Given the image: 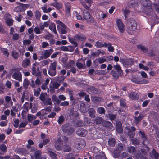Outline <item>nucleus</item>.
Masks as SVG:
<instances>
[{"instance_id": "f257e3e1", "label": "nucleus", "mask_w": 159, "mask_h": 159, "mask_svg": "<svg viewBox=\"0 0 159 159\" xmlns=\"http://www.w3.org/2000/svg\"><path fill=\"white\" fill-rule=\"evenodd\" d=\"M141 3L145 7L144 12L147 15L152 16L155 14L151 1H142Z\"/></svg>"}, {"instance_id": "f03ea898", "label": "nucleus", "mask_w": 159, "mask_h": 159, "mask_svg": "<svg viewBox=\"0 0 159 159\" xmlns=\"http://www.w3.org/2000/svg\"><path fill=\"white\" fill-rule=\"evenodd\" d=\"M127 29L130 31H134L137 29V23L134 19L131 18L128 21Z\"/></svg>"}, {"instance_id": "7ed1b4c3", "label": "nucleus", "mask_w": 159, "mask_h": 159, "mask_svg": "<svg viewBox=\"0 0 159 159\" xmlns=\"http://www.w3.org/2000/svg\"><path fill=\"white\" fill-rule=\"evenodd\" d=\"M62 129L63 132L70 134H72L74 131L72 126L69 123H66L62 126Z\"/></svg>"}, {"instance_id": "20e7f679", "label": "nucleus", "mask_w": 159, "mask_h": 159, "mask_svg": "<svg viewBox=\"0 0 159 159\" xmlns=\"http://www.w3.org/2000/svg\"><path fill=\"white\" fill-rule=\"evenodd\" d=\"M133 83L138 84H143L147 83L148 81L144 79L140 78L138 75H134L131 79Z\"/></svg>"}, {"instance_id": "39448f33", "label": "nucleus", "mask_w": 159, "mask_h": 159, "mask_svg": "<svg viewBox=\"0 0 159 159\" xmlns=\"http://www.w3.org/2000/svg\"><path fill=\"white\" fill-rule=\"evenodd\" d=\"M83 17L88 22L93 23L94 22L95 20L91 16L89 12L88 11L84 10L83 12Z\"/></svg>"}, {"instance_id": "423d86ee", "label": "nucleus", "mask_w": 159, "mask_h": 159, "mask_svg": "<svg viewBox=\"0 0 159 159\" xmlns=\"http://www.w3.org/2000/svg\"><path fill=\"white\" fill-rule=\"evenodd\" d=\"M86 145L85 141L81 138H77L75 143L77 149L80 150L84 148Z\"/></svg>"}, {"instance_id": "0eeeda50", "label": "nucleus", "mask_w": 159, "mask_h": 159, "mask_svg": "<svg viewBox=\"0 0 159 159\" xmlns=\"http://www.w3.org/2000/svg\"><path fill=\"white\" fill-rule=\"evenodd\" d=\"M19 4L20 5L15 7L14 9L15 11L16 12H20L23 11L30 6V5L28 4H24L21 3H19Z\"/></svg>"}, {"instance_id": "6e6552de", "label": "nucleus", "mask_w": 159, "mask_h": 159, "mask_svg": "<svg viewBox=\"0 0 159 159\" xmlns=\"http://www.w3.org/2000/svg\"><path fill=\"white\" fill-rule=\"evenodd\" d=\"M136 128L134 126H131L130 128H127L126 130L127 131L128 135L130 138H134L135 135V131Z\"/></svg>"}, {"instance_id": "1a4fd4ad", "label": "nucleus", "mask_w": 159, "mask_h": 159, "mask_svg": "<svg viewBox=\"0 0 159 159\" xmlns=\"http://www.w3.org/2000/svg\"><path fill=\"white\" fill-rule=\"evenodd\" d=\"M120 61L122 62L124 65L127 67H130L134 63V60L132 58L128 59H122L120 60Z\"/></svg>"}, {"instance_id": "9d476101", "label": "nucleus", "mask_w": 159, "mask_h": 159, "mask_svg": "<svg viewBox=\"0 0 159 159\" xmlns=\"http://www.w3.org/2000/svg\"><path fill=\"white\" fill-rule=\"evenodd\" d=\"M91 120L89 119L88 120V124L90 125H92V124H94V122H95L97 125L101 124L104 121V120L101 117L97 116L95 119L94 121H93V122H91Z\"/></svg>"}, {"instance_id": "9b49d317", "label": "nucleus", "mask_w": 159, "mask_h": 159, "mask_svg": "<svg viewBox=\"0 0 159 159\" xmlns=\"http://www.w3.org/2000/svg\"><path fill=\"white\" fill-rule=\"evenodd\" d=\"M116 25L120 32L123 33L125 30V26L120 19H118L116 21Z\"/></svg>"}, {"instance_id": "f8f14e48", "label": "nucleus", "mask_w": 159, "mask_h": 159, "mask_svg": "<svg viewBox=\"0 0 159 159\" xmlns=\"http://www.w3.org/2000/svg\"><path fill=\"white\" fill-rule=\"evenodd\" d=\"M53 52V50L52 48L49 49L44 50L43 55L41 56L40 57L42 59H47L50 56Z\"/></svg>"}, {"instance_id": "ddd939ff", "label": "nucleus", "mask_w": 159, "mask_h": 159, "mask_svg": "<svg viewBox=\"0 0 159 159\" xmlns=\"http://www.w3.org/2000/svg\"><path fill=\"white\" fill-rule=\"evenodd\" d=\"M15 151L17 153L21 155L26 156L27 154H29V151L25 148H16Z\"/></svg>"}, {"instance_id": "4468645a", "label": "nucleus", "mask_w": 159, "mask_h": 159, "mask_svg": "<svg viewBox=\"0 0 159 159\" xmlns=\"http://www.w3.org/2000/svg\"><path fill=\"white\" fill-rule=\"evenodd\" d=\"M76 134L81 137L85 136L87 134V131L82 128H79L76 131Z\"/></svg>"}, {"instance_id": "2eb2a0df", "label": "nucleus", "mask_w": 159, "mask_h": 159, "mask_svg": "<svg viewBox=\"0 0 159 159\" xmlns=\"http://www.w3.org/2000/svg\"><path fill=\"white\" fill-rule=\"evenodd\" d=\"M63 142L61 139H57L55 142L54 147L57 150H61L63 147Z\"/></svg>"}, {"instance_id": "dca6fc26", "label": "nucleus", "mask_w": 159, "mask_h": 159, "mask_svg": "<svg viewBox=\"0 0 159 159\" xmlns=\"http://www.w3.org/2000/svg\"><path fill=\"white\" fill-rule=\"evenodd\" d=\"M87 92L91 94H97L99 93L98 89L93 86H91L87 89Z\"/></svg>"}, {"instance_id": "f3484780", "label": "nucleus", "mask_w": 159, "mask_h": 159, "mask_svg": "<svg viewBox=\"0 0 159 159\" xmlns=\"http://www.w3.org/2000/svg\"><path fill=\"white\" fill-rule=\"evenodd\" d=\"M22 76L21 73L18 71V72H14L12 75V77L19 81H22Z\"/></svg>"}, {"instance_id": "a211bd4d", "label": "nucleus", "mask_w": 159, "mask_h": 159, "mask_svg": "<svg viewBox=\"0 0 159 159\" xmlns=\"http://www.w3.org/2000/svg\"><path fill=\"white\" fill-rule=\"evenodd\" d=\"M116 131L118 133H121L123 132L122 125L120 121H118L116 122Z\"/></svg>"}, {"instance_id": "6ab92c4d", "label": "nucleus", "mask_w": 159, "mask_h": 159, "mask_svg": "<svg viewBox=\"0 0 159 159\" xmlns=\"http://www.w3.org/2000/svg\"><path fill=\"white\" fill-rule=\"evenodd\" d=\"M140 135H141V139L143 140V143L144 144H146V142L147 141V143H148V141L147 139V138L145 135V134L144 131H140L139 132Z\"/></svg>"}, {"instance_id": "aec40b11", "label": "nucleus", "mask_w": 159, "mask_h": 159, "mask_svg": "<svg viewBox=\"0 0 159 159\" xmlns=\"http://www.w3.org/2000/svg\"><path fill=\"white\" fill-rule=\"evenodd\" d=\"M32 70V73L34 76H38L41 75V73L38 67L36 70L35 67L33 66Z\"/></svg>"}, {"instance_id": "412c9836", "label": "nucleus", "mask_w": 159, "mask_h": 159, "mask_svg": "<svg viewBox=\"0 0 159 159\" xmlns=\"http://www.w3.org/2000/svg\"><path fill=\"white\" fill-rule=\"evenodd\" d=\"M75 39L78 41H81L83 42L86 41V36L82 34H77L75 35Z\"/></svg>"}, {"instance_id": "4be33fe9", "label": "nucleus", "mask_w": 159, "mask_h": 159, "mask_svg": "<svg viewBox=\"0 0 159 159\" xmlns=\"http://www.w3.org/2000/svg\"><path fill=\"white\" fill-rule=\"evenodd\" d=\"M102 125L104 127L107 129H111L113 127V125L112 123L108 121H104L102 123Z\"/></svg>"}, {"instance_id": "5701e85b", "label": "nucleus", "mask_w": 159, "mask_h": 159, "mask_svg": "<svg viewBox=\"0 0 159 159\" xmlns=\"http://www.w3.org/2000/svg\"><path fill=\"white\" fill-rule=\"evenodd\" d=\"M65 11H66V15H67L68 16H70V9L71 8V6L70 3H66L65 4Z\"/></svg>"}, {"instance_id": "b1692460", "label": "nucleus", "mask_w": 159, "mask_h": 159, "mask_svg": "<svg viewBox=\"0 0 159 159\" xmlns=\"http://www.w3.org/2000/svg\"><path fill=\"white\" fill-rule=\"evenodd\" d=\"M41 84V82L40 79L39 78H37L35 81L34 83L33 80L32 81L31 83L30 84V86L32 88H35L36 85L38 86L40 85Z\"/></svg>"}, {"instance_id": "393cba45", "label": "nucleus", "mask_w": 159, "mask_h": 159, "mask_svg": "<svg viewBox=\"0 0 159 159\" xmlns=\"http://www.w3.org/2000/svg\"><path fill=\"white\" fill-rule=\"evenodd\" d=\"M107 44L106 43H103L102 42L99 41H97L95 44V46L98 48H102V47L106 48L107 47Z\"/></svg>"}, {"instance_id": "a878e982", "label": "nucleus", "mask_w": 159, "mask_h": 159, "mask_svg": "<svg viewBox=\"0 0 159 159\" xmlns=\"http://www.w3.org/2000/svg\"><path fill=\"white\" fill-rule=\"evenodd\" d=\"M144 116L143 114L140 113L138 117H135L134 118V123L136 125L138 124L143 119Z\"/></svg>"}, {"instance_id": "bb28decb", "label": "nucleus", "mask_w": 159, "mask_h": 159, "mask_svg": "<svg viewBox=\"0 0 159 159\" xmlns=\"http://www.w3.org/2000/svg\"><path fill=\"white\" fill-rule=\"evenodd\" d=\"M111 74L112 75L114 78L117 79L120 76L123 74V73L118 72L117 71L112 70L111 72Z\"/></svg>"}, {"instance_id": "cd10ccee", "label": "nucleus", "mask_w": 159, "mask_h": 159, "mask_svg": "<svg viewBox=\"0 0 159 159\" xmlns=\"http://www.w3.org/2000/svg\"><path fill=\"white\" fill-rule=\"evenodd\" d=\"M134 1H132L133 2ZM138 1H134L133 2H131L132 1H130L128 4V6L129 8H135L138 6Z\"/></svg>"}, {"instance_id": "c85d7f7f", "label": "nucleus", "mask_w": 159, "mask_h": 159, "mask_svg": "<svg viewBox=\"0 0 159 159\" xmlns=\"http://www.w3.org/2000/svg\"><path fill=\"white\" fill-rule=\"evenodd\" d=\"M129 97L132 100H136L139 98V95L136 93H131L129 95Z\"/></svg>"}, {"instance_id": "c756f323", "label": "nucleus", "mask_w": 159, "mask_h": 159, "mask_svg": "<svg viewBox=\"0 0 159 159\" xmlns=\"http://www.w3.org/2000/svg\"><path fill=\"white\" fill-rule=\"evenodd\" d=\"M81 3L82 4L84 7L86 9H88L90 7V3L92 2V1H85L84 2L83 1H80Z\"/></svg>"}, {"instance_id": "7c9ffc66", "label": "nucleus", "mask_w": 159, "mask_h": 159, "mask_svg": "<svg viewBox=\"0 0 159 159\" xmlns=\"http://www.w3.org/2000/svg\"><path fill=\"white\" fill-rule=\"evenodd\" d=\"M137 48L139 49H140L141 51L143 53H147L148 52V48L142 44L138 45Z\"/></svg>"}, {"instance_id": "2f4dec72", "label": "nucleus", "mask_w": 159, "mask_h": 159, "mask_svg": "<svg viewBox=\"0 0 159 159\" xmlns=\"http://www.w3.org/2000/svg\"><path fill=\"white\" fill-rule=\"evenodd\" d=\"M30 64V61L29 59L24 60L22 62V66L24 68L26 67Z\"/></svg>"}, {"instance_id": "473e14b6", "label": "nucleus", "mask_w": 159, "mask_h": 159, "mask_svg": "<svg viewBox=\"0 0 159 159\" xmlns=\"http://www.w3.org/2000/svg\"><path fill=\"white\" fill-rule=\"evenodd\" d=\"M11 55L14 59L16 60L20 56V54L16 51H13L11 52Z\"/></svg>"}, {"instance_id": "72a5a7b5", "label": "nucleus", "mask_w": 159, "mask_h": 159, "mask_svg": "<svg viewBox=\"0 0 159 159\" xmlns=\"http://www.w3.org/2000/svg\"><path fill=\"white\" fill-rule=\"evenodd\" d=\"M89 116L91 118H94L95 117V110L93 108H90L89 110Z\"/></svg>"}, {"instance_id": "f704fd0d", "label": "nucleus", "mask_w": 159, "mask_h": 159, "mask_svg": "<svg viewBox=\"0 0 159 159\" xmlns=\"http://www.w3.org/2000/svg\"><path fill=\"white\" fill-rule=\"evenodd\" d=\"M74 124L76 127H79L83 126L84 123L82 120H77L75 121Z\"/></svg>"}, {"instance_id": "c9c22d12", "label": "nucleus", "mask_w": 159, "mask_h": 159, "mask_svg": "<svg viewBox=\"0 0 159 159\" xmlns=\"http://www.w3.org/2000/svg\"><path fill=\"white\" fill-rule=\"evenodd\" d=\"M135 157L136 159H143L145 156L139 151H138L135 154Z\"/></svg>"}, {"instance_id": "e433bc0d", "label": "nucleus", "mask_w": 159, "mask_h": 159, "mask_svg": "<svg viewBox=\"0 0 159 159\" xmlns=\"http://www.w3.org/2000/svg\"><path fill=\"white\" fill-rule=\"evenodd\" d=\"M34 156L35 159H42L41 152L40 150H38L35 152Z\"/></svg>"}, {"instance_id": "4c0bfd02", "label": "nucleus", "mask_w": 159, "mask_h": 159, "mask_svg": "<svg viewBox=\"0 0 159 159\" xmlns=\"http://www.w3.org/2000/svg\"><path fill=\"white\" fill-rule=\"evenodd\" d=\"M108 143L110 146L112 147L114 146L116 143L115 139L113 138L109 139L108 141Z\"/></svg>"}, {"instance_id": "58836bf2", "label": "nucleus", "mask_w": 159, "mask_h": 159, "mask_svg": "<svg viewBox=\"0 0 159 159\" xmlns=\"http://www.w3.org/2000/svg\"><path fill=\"white\" fill-rule=\"evenodd\" d=\"M113 67L114 69L117 72L123 73V71L121 70V67L118 64L114 65Z\"/></svg>"}, {"instance_id": "ea45409f", "label": "nucleus", "mask_w": 159, "mask_h": 159, "mask_svg": "<svg viewBox=\"0 0 159 159\" xmlns=\"http://www.w3.org/2000/svg\"><path fill=\"white\" fill-rule=\"evenodd\" d=\"M152 156L155 159H159V154L154 149H153L151 152Z\"/></svg>"}, {"instance_id": "a19ab883", "label": "nucleus", "mask_w": 159, "mask_h": 159, "mask_svg": "<svg viewBox=\"0 0 159 159\" xmlns=\"http://www.w3.org/2000/svg\"><path fill=\"white\" fill-rule=\"evenodd\" d=\"M30 84V83L28 79H25L23 82V87L25 89L28 88Z\"/></svg>"}, {"instance_id": "79ce46f5", "label": "nucleus", "mask_w": 159, "mask_h": 159, "mask_svg": "<svg viewBox=\"0 0 159 159\" xmlns=\"http://www.w3.org/2000/svg\"><path fill=\"white\" fill-rule=\"evenodd\" d=\"M57 62L54 61L53 63H51L48 69L56 70Z\"/></svg>"}, {"instance_id": "37998d69", "label": "nucleus", "mask_w": 159, "mask_h": 159, "mask_svg": "<svg viewBox=\"0 0 159 159\" xmlns=\"http://www.w3.org/2000/svg\"><path fill=\"white\" fill-rule=\"evenodd\" d=\"M52 6L56 8L57 10H59L62 8V5L59 3L55 2L52 4Z\"/></svg>"}, {"instance_id": "c03bdc74", "label": "nucleus", "mask_w": 159, "mask_h": 159, "mask_svg": "<svg viewBox=\"0 0 159 159\" xmlns=\"http://www.w3.org/2000/svg\"><path fill=\"white\" fill-rule=\"evenodd\" d=\"M97 112L99 114H105V110L104 108L102 107H99L97 109Z\"/></svg>"}, {"instance_id": "a18cd8bd", "label": "nucleus", "mask_w": 159, "mask_h": 159, "mask_svg": "<svg viewBox=\"0 0 159 159\" xmlns=\"http://www.w3.org/2000/svg\"><path fill=\"white\" fill-rule=\"evenodd\" d=\"M117 148L118 151H123L125 148V146L124 144L122 143H119L118 144Z\"/></svg>"}, {"instance_id": "49530a36", "label": "nucleus", "mask_w": 159, "mask_h": 159, "mask_svg": "<svg viewBox=\"0 0 159 159\" xmlns=\"http://www.w3.org/2000/svg\"><path fill=\"white\" fill-rule=\"evenodd\" d=\"M14 20L11 18H8L6 21V24L8 26H11L13 25Z\"/></svg>"}, {"instance_id": "de8ad7c7", "label": "nucleus", "mask_w": 159, "mask_h": 159, "mask_svg": "<svg viewBox=\"0 0 159 159\" xmlns=\"http://www.w3.org/2000/svg\"><path fill=\"white\" fill-rule=\"evenodd\" d=\"M48 153L49 156L53 159H55L57 156V154L52 151L48 150Z\"/></svg>"}, {"instance_id": "09e8293b", "label": "nucleus", "mask_w": 159, "mask_h": 159, "mask_svg": "<svg viewBox=\"0 0 159 159\" xmlns=\"http://www.w3.org/2000/svg\"><path fill=\"white\" fill-rule=\"evenodd\" d=\"M75 63L74 61L73 60L70 61L68 63L66 64V67L68 68L69 69L70 68H72L74 66Z\"/></svg>"}, {"instance_id": "8fccbe9b", "label": "nucleus", "mask_w": 159, "mask_h": 159, "mask_svg": "<svg viewBox=\"0 0 159 159\" xmlns=\"http://www.w3.org/2000/svg\"><path fill=\"white\" fill-rule=\"evenodd\" d=\"M128 151L129 153H133L136 151V149L134 147L130 146L128 147Z\"/></svg>"}, {"instance_id": "3c124183", "label": "nucleus", "mask_w": 159, "mask_h": 159, "mask_svg": "<svg viewBox=\"0 0 159 159\" xmlns=\"http://www.w3.org/2000/svg\"><path fill=\"white\" fill-rule=\"evenodd\" d=\"M56 23L57 24H58L59 25H57V28L58 30H59V28L60 27L59 25L61 26L63 28H66V26L65 25V24L61 21H60L59 20H57L56 22Z\"/></svg>"}, {"instance_id": "603ef678", "label": "nucleus", "mask_w": 159, "mask_h": 159, "mask_svg": "<svg viewBox=\"0 0 159 159\" xmlns=\"http://www.w3.org/2000/svg\"><path fill=\"white\" fill-rule=\"evenodd\" d=\"M48 74L51 76H54L56 75V70H48Z\"/></svg>"}, {"instance_id": "864d4df0", "label": "nucleus", "mask_w": 159, "mask_h": 159, "mask_svg": "<svg viewBox=\"0 0 159 159\" xmlns=\"http://www.w3.org/2000/svg\"><path fill=\"white\" fill-rule=\"evenodd\" d=\"M52 100L53 102H55L57 104H59L61 102V101L58 99V98L55 95H53L52 97Z\"/></svg>"}, {"instance_id": "5fc2aeb1", "label": "nucleus", "mask_w": 159, "mask_h": 159, "mask_svg": "<svg viewBox=\"0 0 159 159\" xmlns=\"http://www.w3.org/2000/svg\"><path fill=\"white\" fill-rule=\"evenodd\" d=\"M69 40L70 42L72 44H73L74 45L75 47H76L78 46V44L77 42L75 41V39H76L75 38L74 39L72 38H69Z\"/></svg>"}, {"instance_id": "6e6d98bb", "label": "nucleus", "mask_w": 159, "mask_h": 159, "mask_svg": "<svg viewBox=\"0 0 159 159\" xmlns=\"http://www.w3.org/2000/svg\"><path fill=\"white\" fill-rule=\"evenodd\" d=\"M153 7L155 9L156 11L158 13H159V1H158L157 3H154L153 4Z\"/></svg>"}, {"instance_id": "4d7b16f0", "label": "nucleus", "mask_w": 159, "mask_h": 159, "mask_svg": "<svg viewBox=\"0 0 159 159\" xmlns=\"http://www.w3.org/2000/svg\"><path fill=\"white\" fill-rule=\"evenodd\" d=\"M120 105L121 107L124 108H127L126 103L125 102L124 100L123 99H121L120 101Z\"/></svg>"}, {"instance_id": "13d9d810", "label": "nucleus", "mask_w": 159, "mask_h": 159, "mask_svg": "<svg viewBox=\"0 0 159 159\" xmlns=\"http://www.w3.org/2000/svg\"><path fill=\"white\" fill-rule=\"evenodd\" d=\"M108 50L109 52H113L114 50V47L111 46V44L108 42V43H107Z\"/></svg>"}, {"instance_id": "bf43d9fd", "label": "nucleus", "mask_w": 159, "mask_h": 159, "mask_svg": "<svg viewBox=\"0 0 159 159\" xmlns=\"http://www.w3.org/2000/svg\"><path fill=\"white\" fill-rule=\"evenodd\" d=\"M131 141L132 144L134 145H139L140 143L139 140L136 138L131 139Z\"/></svg>"}, {"instance_id": "052dcab7", "label": "nucleus", "mask_w": 159, "mask_h": 159, "mask_svg": "<svg viewBox=\"0 0 159 159\" xmlns=\"http://www.w3.org/2000/svg\"><path fill=\"white\" fill-rule=\"evenodd\" d=\"M44 102V104L45 105H52V103L50 98H47Z\"/></svg>"}, {"instance_id": "680f3d73", "label": "nucleus", "mask_w": 159, "mask_h": 159, "mask_svg": "<svg viewBox=\"0 0 159 159\" xmlns=\"http://www.w3.org/2000/svg\"><path fill=\"white\" fill-rule=\"evenodd\" d=\"M64 120V118L62 115L60 116L57 120L58 124L59 125H61Z\"/></svg>"}, {"instance_id": "e2e57ef3", "label": "nucleus", "mask_w": 159, "mask_h": 159, "mask_svg": "<svg viewBox=\"0 0 159 159\" xmlns=\"http://www.w3.org/2000/svg\"><path fill=\"white\" fill-rule=\"evenodd\" d=\"M108 118L110 120L112 121L114 120L116 117V114H113L111 113H109L108 114Z\"/></svg>"}, {"instance_id": "0e129e2a", "label": "nucleus", "mask_w": 159, "mask_h": 159, "mask_svg": "<svg viewBox=\"0 0 159 159\" xmlns=\"http://www.w3.org/2000/svg\"><path fill=\"white\" fill-rule=\"evenodd\" d=\"M92 100L94 102L98 103L101 101V98L99 97H94L93 98Z\"/></svg>"}, {"instance_id": "69168bd1", "label": "nucleus", "mask_w": 159, "mask_h": 159, "mask_svg": "<svg viewBox=\"0 0 159 159\" xmlns=\"http://www.w3.org/2000/svg\"><path fill=\"white\" fill-rule=\"evenodd\" d=\"M41 14L40 12L38 11H36L35 13V17L36 19L39 20L41 17Z\"/></svg>"}, {"instance_id": "338daca9", "label": "nucleus", "mask_w": 159, "mask_h": 159, "mask_svg": "<svg viewBox=\"0 0 159 159\" xmlns=\"http://www.w3.org/2000/svg\"><path fill=\"white\" fill-rule=\"evenodd\" d=\"M12 39L13 40L17 41L19 39L20 37L19 34L15 33L12 34Z\"/></svg>"}, {"instance_id": "774afa93", "label": "nucleus", "mask_w": 159, "mask_h": 159, "mask_svg": "<svg viewBox=\"0 0 159 159\" xmlns=\"http://www.w3.org/2000/svg\"><path fill=\"white\" fill-rule=\"evenodd\" d=\"M0 149L2 152H6L7 150L6 146L4 144L0 145Z\"/></svg>"}]
</instances>
